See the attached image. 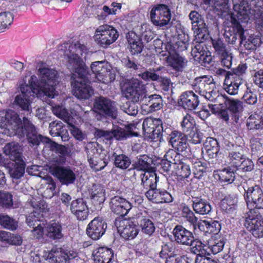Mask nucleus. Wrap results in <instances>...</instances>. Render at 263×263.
<instances>
[{
  "mask_svg": "<svg viewBox=\"0 0 263 263\" xmlns=\"http://www.w3.org/2000/svg\"><path fill=\"white\" fill-rule=\"evenodd\" d=\"M86 51L85 46L78 42L74 44L62 45L59 49V54L64 56L67 61L68 68L73 72V76L77 78L72 83L73 95L82 100L88 99L93 94L89 85L92 80L91 74L81 58Z\"/></svg>",
  "mask_w": 263,
  "mask_h": 263,
  "instance_id": "nucleus-1",
  "label": "nucleus"
},
{
  "mask_svg": "<svg viewBox=\"0 0 263 263\" xmlns=\"http://www.w3.org/2000/svg\"><path fill=\"white\" fill-rule=\"evenodd\" d=\"M0 134L8 136L16 135L19 138L26 137L32 147H36L48 138L39 134L34 125L26 117L21 120L14 110L9 109L4 116L0 117Z\"/></svg>",
  "mask_w": 263,
  "mask_h": 263,
  "instance_id": "nucleus-2",
  "label": "nucleus"
},
{
  "mask_svg": "<svg viewBox=\"0 0 263 263\" xmlns=\"http://www.w3.org/2000/svg\"><path fill=\"white\" fill-rule=\"evenodd\" d=\"M39 81L35 75L32 76L28 80V83L30 85L36 84L37 87L34 89L38 92L42 91L44 94L53 98L58 95L55 86L58 84V73L54 69L49 68H40L38 70Z\"/></svg>",
  "mask_w": 263,
  "mask_h": 263,
  "instance_id": "nucleus-3",
  "label": "nucleus"
},
{
  "mask_svg": "<svg viewBox=\"0 0 263 263\" xmlns=\"http://www.w3.org/2000/svg\"><path fill=\"white\" fill-rule=\"evenodd\" d=\"M33 209L29 216L26 218V222L29 227L33 229L31 231L33 238L40 239L43 237L44 230L46 222L43 219V214L48 211V205L44 200H37L32 198L28 202Z\"/></svg>",
  "mask_w": 263,
  "mask_h": 263,
  "instance_id": "nucleus-4",
  "label": "nucleus"
},
{
  "mask_svg": "<svg viewBox=\"0 0 263 263\" xmlns=\"http://www.w3.org/2000/svg\"><path fill=\"white\" fill-rule=\"evenodd\" d=\"M254 7H251L248 2L242 1L239 4L234 5L235 13L232 16L237 17L238 23H247L249 20H255L257 28L263 32V7L261 6L254 5Z\"/></svg>",
  "mask_w": 263,
  "mask_h": 263,
  "instance_id": "nucleus-5",
  "label": "nucleus"
},
{
  "mask_svg": "<svg viewBox=\"0 0 263 263\" xmlns=\"http://www.w3.org/2000/svg\"><path fill=\"white\" fill-rule=\"evenodd\" d=\"M192 85L196 92L211 102H219L222 99V97L214 90L215 84L212 76L204 75L197 77Z\"/></svg>",
  "mask_w": 263,
  "mask_h": 263,
  "instance_id": "nucleus-6",
  "label": "nucleus"
},
{
  "mask_svg": "<svg viewBox=\"0 0 263 263\" xmlns=\"http://www.w3.org/2000/svg\"><path fill=\"white\" fill-rule=\"evenodd\" d=\"M93 108L97 114V119L103 120L107 118L115 119L118 116V108L116 102L103 96L96 97Z\"/></svg>",
  "mask_w": 263,
  "mask_h": 263,
  "instance_id": "nucleus-7",
  "label": "nucleus"
},
{
  "mask_svg": "<svg viewBox=\"0 0 263 263\" xmlns=\"http://www.w3.org/2000/svg\"><path fill=\"white\" fill-rule=\"evenodd\" d=\"M142 128L144 136L155 141L161 142L162 136L165 134L162 121L159 118L145 119L142 124Z\"/></svg>",
  "mask_w": 263,
  "mask_h": 263,
  "instance_id": "nucleus-8",
  "label": "nucleus"
},
{
  "mask_svg": "<svg viewBox=\"0 0 263 263\" xmlns=\"http://www.w3.org/2000/svg\"><path fill=\"white\" fill-rule=\"evenodd\" d=\"M37 87L36 84H33L32 86L29 84V83L22 84L20 87L21 93L16 95L15 98L14 104L22 110L26 111L27 114H30L31 112L30 107L31 99L32 97L37 92L34 89Z\"/></svg>",
  "mask_w": 263,
  "mask_h": 263,
  "instance_id": "nucleus-9",
  "label": "nucleus"
},
{
  "mask_svg": "<svg viewBox=\"0 0 263 263\" xmlns=\"http://www.w3.org/2000/svg\"><path fill=\"white\" fill-rule=\"evenodd\" d=\"M123 95L132 102H142L145 93V86L142 82L132 78L125 83L122 90Z\"/></svg>",
  "mask_w": 263,
  "mask_h": 263,
  "instance_id": "nucleus-10",
  "label": "nucleus"
},
{
  "mask_svg": "<svg viewBox=\"0 0 263 263\" xmlns=\"http://www.w3.org/2000/svg\"><path fill=\"white\" fill-rule=\"evenodd\" d=\"M244 225L255 237H263V218L255 210L251 209L246 213Z\"/></svg>",
  "mask_w": 263,
  "mask_h": 263,
  "instance_id": "nucleus-11",
  "label": "nucleus"
},
{
  "mask_svg": "<svg viewBox=\"0 0 263 263\" xmlns=\"http://www.w3.org/2000/svg\"><path fill=\"white\" fill-rule=\"evenodd\" d=\"M96 40L103 48H106L114 43L119 35L115 28L108 25L100 26L96 30Z\"/></svg>",
  "mask_w": 263,
  "mask_h": 263,
  "instance_id": "nucleus-12",
  "label": "nucleus"
},
{
  "mask_svg": "<svg viewBox=\"0 0 263 263\" xmlns=\"http://www.w3.org/2000/svg\"><path fill=\"white\" fill-rule=\"evenodd\" d=\"M171 16L170 8L164 4L155 6L150 12V18L152 23L154 25L159 27H163L168 25Z\"/></svg>",
  "mask_w": 263,
  "mask_h": 263,
  "instance_id": "nucleus-13",
  "label": "nucleus"
},
{
  "mask_svg": "<svg viewBox=\"0 0 263 263\" xmlns=\"http://www.w3.org/2000/svg\"><path fill=\"white\" fill-rule=\"evenodd\" d=\"M50 172L56 177L60 182L67 186L74 184L77 179V174L74 169L70 166L52 165L49 168Z\"/></svg>",
  "mask_w": 263,
  "mask_h": 263,
  "instance_id": "nucleus-14",
  "label": "nucleus"
},
{
  "mask_svg": "<svg viewBox=\"0 0 263 263\" xmlns=\"http://www.w3.org/2000/svg\"><path fill=\"white\" fill-rule=\"evenodd\" d=\"M189 16L191 21L196 39L199 42H202V41L206 40L209 35L208 27L203 17L196 11H192Z\"/></svg>",
  "mask_w": 263,
  "mask_h": 263,
  "instance_id": "nucleus-15",
  "label": "nucleus"
},
{
  "mask_svg": "<svg viewBox=\"0 0 263 263\" xmlns=\"http://www.w3.org/2000/svg\"><path fill=\"white\" fill-rule=\"evenodd\" d=\"M88 161L90 167L96 171H100L104 168L106 164L102 166L100 163L102 162L101 158H99L101 152L104 151L102 146L96 142L88 143L86 146ZM105 163V161H103Z\"/></svg>",
  "mask_w": 263,
  "mask_h": 263,
  "instance_id": "nucleus-16",
  "label": "nucleus"
},
{
  "mask_svg": "<svg viewBox=\"0 0 263 263\" xmlns=\"http://www.w3.org/2000/svg\"><path fill=\"white\" fill-rule=\"evenodd\" d=\"M212 44L215 55L218 59L221 65L230 69L233 59L232 53L227 48L225 44L220 39L212 40Z\"/></svg>",
  "mask_w": 263,
  "mask_h": 263,
  "instance_id": "nucleus-17",
  "label": "nucleus"
},
{
  "mask_svg": "<svg viewBox=\"0 0 263 263\" xmlns=\"http://www.w3.org/2000/svg\"><path fill=\"white\" fill-rule=\"evenodd\" d=\"M244 196L248 206L263 210V191L258 185L248 187Z\"/></svg>",
  "mask_w": 263,
  "mask_h": 263,
  "instance_id": "nucleus-18",
  "label": "nucleus"
},
{
  "mask_svg": "<svg viewBox=\"0 0 263 263\" xmlns=\"http://www.w3.org/2000/svg\"><path fill=\"white\" fill-rule=\"evenodd\" d=\"M106 228L107 224L102 218L97 217L88 224L86 234L92 239L97 240L105 234Z\"/></svg>",
  "mask_w": 263,
  "mask_h": 263,
  "instance_id": "nucleus-19",
  "label": "nucleus"
},
{
  "mask_svg": "<svg viewBox=\"0 0 263 263\" xmlns=\"http://www.w3.org/2000/svg\"><path fill=\"white\" fill-rule=\"evenodd\" d=\"M116 226L122 237L125 239H133L138 234L137 226L130 220L123 219L121 220H116Z\"/></svg>",
  "mask_w": 263,
  "mask_h": 263,
  "instance_id": "nucleus-20",
  "label": "nucleus"
},
{
  "mask_svg": "<svg viewBox=\"0 0 263 263\" xmlns=\"http://www.w3.org/2000/svg\"><path fill=\"white\" fill-rule=\"evenodd\" d=\"M110 208L111 211L122 217L127 215L132 208V203L119 196L111 198L109 202Z\"/></svg>",
  "mask_w": 263,
  "mask_h": 263,
  "instance_id": "nucleus-21",
  "label": "nucleus"
},
{
  "mask_svg": "<svg viewBox=\"0 0 263 263\" xmlns=\"http://www.w3.org/2000/svg\"><path fill=\"white\" fill-rule=\"evenodd\" d=\"M175 242L180 245L189 246L194 240V235L192 232L180 224L176 225L173 230Z\"/></svg>",
  "mask_w": 263,
  "mask_h": 263,
  "instance_id": "nucleus-22",
  "label": "nucleus"
},
{
  "mask_svg": "<svg viewBox=\"0 0 263 263\" xmlns=\"http://www.w3.org/2000/svg\"><path fill=\"white\" fill-rule=\"evenodd\" d=\"M235 28L239 35L240 47L243 46L248 50L256 49L257 45L260 42V38L254 35H251L246 38L244 35V29L240 24H237Z\"/></svg>",
  "mask_w": 263,
  "mask_h": 263,
  "instance_id": "nucleus-23",
  "label": "nucleus"
},
{
  "mask_svg": "<svg viewBox=\"0 0 263 263\" xmlns=\"http://www.w3.org/2000/svg\"><path fill=\"white\" fill-rule=\"evenodd\" d=\"M178 103L185 109L193 110L199 105V100L198 96L193 91H186L180 95Z\"/></svg>",
  "mask_w": 263,
  "mask_h": 263,
  "instance_id": "nucleus-24",
  "label": "nucleus"
},
{
  "mask_svg": "<svg viewBox=\"0 0 263 263\" xmlns=\"http://www.w3.org/2000/svg\"><path fill=\"white\" fill-rule=\"evenodd\" d=\"M71 213L79 220H84L87 219L89 210L86 201L82 198H78L72 201L70 207Z\"/></svg>",
  "mask_w": 263,
  "mask_h": 263,
  "instance_id": "nucleus-25",
  "label": "nucleus"
},
{
  "mask_svg": "<svg viewBox=\"0 0 263 263\" xmlns=\"http://www.w3.org/2000/svg\"><path fill=\"white\" fill-rule=\"evenodd\" d=\"M95 263H118L113 251L109 248L100 247L93 253Z\"/></svg>",
  "mask_w": 263,
  "mask_h": 263,
  "instance_id": "nucleus-26",
  "label": "nucleus"
},
{
  "mask_svg": "<svg viewBox=\"0 0 263 263\" xmlns=\"http://www.w3.org/2000/svg\"><path fill=\"white\" fill-rule=\"evenodd\" d=\"M192 207L197 214L200 215L209 214L211 212L212 206L210 203L201 196L195 195V193H191Z\"/></svg>",
  "mask_w": 263,
  "mask_h": 263,
  "instance_id": "nucleus-27",
  "label": "nucleus"
},
{
  "mask_svg": "<svg viewBox=\"0 0 263 263\" xmlns=\"http://www.w3.org/2000/svg\"><path fill=\"white\" fill-rule=\"evenodd\" d=\"M141 193H144L147 190L154 189L157 187L158 177L157 175L152 172H144L140 175Z\"/></svg>",
  "mask_w": 263,
  "mask_h": 263,
  "instance_id": "nucleus-28",
  "label": "nucleus"
},
{
  "mask_svg": "<svg viewBox=\"0 0 263 263\" xmlns=\"http://www.w3.org/2000/svg\"><path fill=\"white\" fill-rule=\"evenodd\" d=\"M220 96L222 97V99L218 102L219 105H222V102H223L225 107L229 110L231 114H236L242 111L243 108L242 102L238 99L230 98L226 95H220Z\"/></svg>",
  "mask_w": 263,
  "mask_h": 263,
  "instance_id": "nucleus-29",
  "label": "nucleus"
},
{
  "mask_svg": "<svg viewBox=\"0 0 263 263\" xmlns=\"http://www.w3.org/2000/svg\"><path fill=\"white\" fill-rule=\"evenodd\" d=\"M142 102L148 106L149 112L159 110L163 106L162 98L160 95L157 94L144 95L142 98Z\"/></svg>",
  "mask_w": 263,
  "mask_h": 263,
  "instance_id": "nucleus-30",
  "label": "nucleus"
},
{
  "mask_svg": "<svg viewBox=\"0 0 263 263\" xmlns=\"http://www.w3.org/2000/svg\"><path fill=\"white\" fill-rule=\"evenodd\" d=\"M169 55L167 57L168 65L176 72H181L186 65L187 60L178 53H173L168 51Z\"/></svg>",
  "mask_w": 263,
  "mask_h": 263,
  "instance_id": "nucleus-31",
  "label": "nucleus"
},
{
  "mask_svg": "<svg viewBox=\"0 0 263 263\" xmlns=\"http://www.w3.org/2000/svg\"><path fill=\"white\" fill-rule=\"evenodd\" d=\"M126 37L128 43V48L132 55L138 54L142 51L144 46L135 32H128L126 34Z\"/></svg>",
  "mask_w": 263,
  "mask_h": 263,
  "instance_id": "nucleus-32",
  "label": "nucleus"
},
{
  "mask_svg": "<svg viewBox=\"0 0 263 263\" xmlns=\"http://www.w3.org/2000/svg\"><path fill=\"white\" fill-rule=\"evenodd\" d=\"M105 190L104 187L99 184L92 185L90 191V199L95 206L100 205L105 200Z\"/></svg>",
  "mask_w": 263,
  "mask_h": 263,
  "instance_id": "nucleus-33",
  "label": "nucleus"
},
{
  "mask_svg": "<svg viewBox=\"0 0 263 263\" xmlns=\"http://www.w3.org/2000/svg\"><path fill=\"white\" fill-rule=\"evenodd\" d=\"M237 170L228 166L221 170L214 171V175L216 179L221 182H227L228 184L232 183L235 179V173Z\"/></svg>",
  "mask_w": 263,
  "mask_h": 263,
  "instance_id": "nucleus-34",
  "label": "nucleus"
},
{
  "mask_svg": "<svg viewBox=\"0 0 263 263\" xmlns=\"http://www.w3.org/2000/svg\"><path fill=\"white\" fill-rule=\"evenodd\" d=\"M179 161V155L173 149H169L161 161L162 167L165 172L170 171L172 165L174 167L176 162Z\"/></svg>",
  "mask_w": 263,
  "mask_h": 263,
  "instance_id": "nucleus-35",
  "label": "nucleus"
},
{
  "mask_svg": "<svg viewBox=\"0 0 263 263\" xmlns=\"http://www.w3.org/2000/svg\"><path fill=\"white\" fill-rule=\"evenodd\" d=\"M22 148L17 143H7L4 147V152L14 161L23 160Z\"/></svg>",
  "mask_w": 263,
  "mask_h": 263,
  "instance_id": "nucleus-36",
  "label": "nucleus"
},
{
  "mask_svg": "<svg viewBox=\"0 0 263 263\" xmlns=\"http://www.w3.org/2000/svg\"><path fill=\"white\" fill-rule=\"evenodd\" d=\"M243 79L239 78L235 79L234 77L228 76L226 81H224L223 88L229 95H236L238 94L239 87L242 85Z\"/></svg>",
  "mask_w": 263,
  "mask_h": 263,
  "instance_id": "nucleus-37",
  "label": "nucleus"
},
{
  "mask_svg": "<svg viewBox=\"0 0 263 263\" xmlns=\"http://www.w3.org/2000/svg\"><path fill=\"white\" fill-rule=\"evenodd\" d=\"M95 78L98 81L106 84L114 81L116 75L111 66L108 62H106V64H105L99 72L95 76Z\"/></svg>",
  "mask_w": 263,
  "mask_h": 263,
  "instance_id": "nucleus-38",
  "label": "nucleus"
},
{
  "mask_svg": "<svg viewBox=\"0 0 263 263\" xmlns=\"http://www.w3.org/2000/svg\"><path fill=\"white\" fill-rule=\"evenodd\" d=\"M152 159L146 155H140L137 157L134 164V168L137 171L151 172L153 167Z\"/></svg>",
  "mask_w": 263,
  "mask_h": 263,
  "instance_id": "nucleus-39",
  "label": "nucleus"
},
{
  "mask_svg": "<svg viewBox=\"0 0 263 263\" xmlns=\"http://www.w3.org/2000/svg\"><path fill=\"white\" fill-rule=\"evenodd\" d=\"M47 236L52 239H60L63 237L61 223L55 220H52L46 226Z\"/></svg>",
  "mask_w": 263,
  "mask_h": 263,
  "instance_id": "nucleus-40",
  "label": "nucleus"
},
{
  "mask_svg": "<svg viewBox=\"0 0 263 263\" xmlns=\"http://www.w3.org/2000/svg\"><path fill=\"white\" fill-rule=\"evenodd\" d=\"M162 70H165V68L163 66H160L156 68H149L148 70L139 74V76L146 81H158L161 78Z\"/></svg>",
  "mask_w": 263,
  "mask_h": 263,
  "instance_id": "nucleus-41",
  "label": "nucleus"
},
{
  "mask_svg": "<svg viewBox=\"0 0 263 263\" xmlns=\"http://www.w3.org/2000/svg\"><path fill=\"white\" fill-rule=\"evenodd\" d=\"M137 222L141 228L142 233L148 236H151L154 233L155 227L153 221L148 217L138 216Z\"/></svg>",
  "mask_w": 263,
  "mask_h": 263,
  "instance_id": "nucleus-42",
  "label": "nucleus"
},
{
  "mask_svg": "<svg viewBox=\"0 0 263 263\" xmlns=\"http://www.w3.org/2000/svg\"><path fill=\"white\" fill-rule=\"evenodd\" d=\"M189 247H191V253L196 255V257L206 256L210 255L205 249V245L198 239L195 238V237H194V240L191 242V244H189Z\"/></svg>",
  "mask_w": 263,
  "mask_h": 263,
  "instance_id": "nucleus-43",
  "label": "nucleus"
},
{
  "mask_svg": "<svg viewBox=\"0 0 263 263\" xmlns=\"http://www.w3.org/2000/svg\"><path fill=\"white\" fill-rule=\"evenodd\" d=\"M126 129L114 126L113 137L118 140H122L127 139L128 137L137 136L138 134L131 131V128L129 126H126Z\"/></svg>",
  "mask_w": 263,
  "mask_h": 263,
  "instance_id": "nucleus-44",
  "label": "nucleus"
},
{
  "mask_svg": "<svg viewBox=\"0 0 263 263\" xmlns=\"http://www.w3.org/2000/svg\"><path fill=\"white\" fill-rule=\"evenodd\" d=\"M182 34L178 33V41L173 45V53H178L187 49L189 45V36L185 34L183 31Z\"/></svg>",
  "mask_w": 263,
  "mask_h": 263,
  "instance_id": "nucleus-45",
  "label": "nucleus"
},
{
  "mask_svg": "<svg viewBox=\"0 0 263 263\" xmlns=\"http://www.w3.org/2000/svg\"><path fill=\"white\" fill-rule=\"evenodd\" d=\"M180 157V155H179V158ZM174 169L176 175L181 178H186L189 177L191 173L189 165L182 160H181L180 158L179 161L176 162V163L174 165Z\"/></svg>",
  "mask_w": 263,
  "mask_h": 263,
  "instance_id": "nucleus-46",
  "label": "nucleus"
},
{
  "mask_svg": "<svg viewBox=\"0 0 263 263\" xmlns=\"http://www.w3.org/2000/svg\"><path fill=\"white\" fill-rule=\"evenodd\" d=\"M204 146L209 156L212 158L217 157L220 148L218 142L216 139L212 137L207 138Z\"/></svg>",
  "mask_w": 263,
  "mask_h": 263,
  "instance_id": "nucleus-47",
  "label": "nucleus"
},
{
  "mask_svg": "<svg viewBox=\"0 0 263 263\" xmlns=\"http://www.w3.org/2000/svg\"><path fill=\"white\" fill-rule=\"evenodd\" d=\"M138 29V35L140 37L141 41L143 40L146 43H148L155 36V34L151 30L149 26L146 24H141Z\"/></svg>",
  "mask_w": 263,
  "mask_h": 263,
  "instance_id": "nucleus-48",
  "label": "nucleus"
},
{
  "mask_svg": "<svg viewBox=\"0 0 263 263\" xmlns=\"http://www.w3.org/2000/svg\"><path fill=\"white\" fill-rule=\"evenodd\" d=\"M215 104H209V107L211 109L212 112L215 114H217L218 117L222 121L228 123L229 120L230 114H229V110L226 107L225 108H219L218 106L219 105L218 103H215ZM221 108L223 106H220Z\"/></svg>",
  "mask_w": 263,
  "mask_h": 263,
  "instance_id": "nucleus-49",
  "label": "nucleus"
},
{
  "mask_svg": "<svg viewBox=\"0 0 263 263\" xmlns=\"http://www.w3.org/2000/svg\"><path fill=\"white\" fill-rule=\"evenodd\" d=\"M14 162L13 167L10 170L9 173L12 178L17 179L23 176L26 165L23 160Z\"/></svg>",
  "mask_w": 263,
  "mask_h": 263,
  "instance_id": "nucleus-50",
  "label": "nucleus"
},
{
  "mask_svg": "<svg viewBox=\"0 0 263 263\" xmlns=\"http://www.w3.org/2000/svg\"><path fill=\"white\" fill-rule=\"evenodd\" d=\"M112 156L114 157V164L117 167L125 170L131 164L130 158L124 154L118 155L116 153H114Z\"/></svg>",
  "mask_w": 263,
  "mask_h": 263,
  "instance_id": "nucleus-51",
  "label": "nucleus"
},
{
  "mask_svg": "<svg viewBox=\"0 0 263 263\" xmlns=\"http://www.w3.org/2000/svg\"><path fill=\"white\" fill-rule=\"evenodd\" d=\"M164 133L168 136L167 139L172 146L174 145V142H179L183 138L186 137V135L184 133L175 130H172L170 128H165Z\"/></svg>",
  "mask_w": 263,
  "mask_h": 263,
  "instance_id": "nucleus-52",
  "label": "nucleus"
},
{
  "mask_svg": "<svg viewBox=\"0 0 263 263\" xmlns=\"http://www.w3.org/2000/svg\"><path fill=\"white\" fill-rule=\"evenodd\" d=\"M245 157V156L239 152H230L228 157L229 166L234 168V170H238V167Z\"/></svg>",
  "mask_w": 263,
  "mask_h": 263,
  "instance_id": "nucleus-53",
  "label": "nucleus"
},
{
  "mask_svg": "<svg viewBox=\"0 0 263 263\" xmlns=\"http://www.w3.org/2000/svg\"><path fill=\"white\" fill-rule=\"evenodd\" d=\"M181 127L183 133L185 134H187L191 131H193V130L196 128L194 118L187 114L184 116L181 122Z\"/></svg>",
  "mask_w": 263,
  "mask_h": 263,
  "instance_id": "nucleus-54",
  "label": "nucleus"
},
{
  "mask_svg": "<svg viewBox=\"0 0 263 263\" xmlns=\"http://www.w3.org/2000/svg\"><path fill=\"white\" fill-rule=\"evenodd\" d=\"M231 22L232 24L234 25V27L232 28V30L226 31L224 35L228 43L234 44L237 40L238 37H239L238 33L235 28L236 25L237 24H240V23L238 22L236 18H235L233 16L231 17Z\"/></svg>",
  "mask_w": 263,
  "mask_h": 263,
  "instance_id": "nucleus-55",
  "label": "nucleus"
},
{
  "mask_svg": "<svg viewBox=\"0 0 263 263\" xmlns=\"http://www.w3.org/2000/svg\"><path fill=\"white\" fill-rule=\"evenodd\" d=\"M212 4L213 11L218 15H222L229 9V0H212Z\"/></svg>",
  "mask_w": 263,
  "mask_h": 263,
  "instance_id": "nucleus-56",
  "label": "nucleus"
},
{
  "mask_svg": "<svg viewBox=\"0 0 263 263\" xmlns=\"http://www.w3.org/2000/svg\"><path fill=\"white\" fill-rule=\"evenodd\" d=\"M182 217L186 219L191 224L193 225L194 230L196 229L197 221L198 218L195 216L194 213L186 205L182 206Z\"/></svg>",
  "mask_w": 263,
  "mask_h": 263,
  "instance_id": "nucleus-57",
  "label": "nucleus"
},
{
  "mask_svg": "<svg viewBox=\"0 0 263 263\" xmlns=\"http://www.w3.org/2000/svg\"><path fill=\"white\" fill-rule=\"evenodd\" d=\"M13 21V14L10 12L0 13V33L5 31Z\"/></svg>",
  "mask_w": 263,
  "mask_h": 263,
  "instance_id": "nucleus-58",
  "label": "nucleus"
},
{
  "mask_svg": "<svg viewBox=\"0 0 263 263\" xmlns=\"http://www.w3.org/2000/svg\"><path fill=\"white\" fill-rule=\"evenodd\" d=\"M247 122L248 128L251 129H259L263 128V119L258 115H251Z\"/></svg>",
  "mask_w": 263,
  "mask_h": 263,
  "instance_id": "nucleus-59",
  "label": "nucleus"
},
{
  "mask_svg": "<svg viewBox=\"0 0 263 263\" xmlns=\"http://www.w3.org/2000/svg\"><path fill=\"white\" fill-rule=\"evenodd\" d=\"M0 225L4 228L14 230L17 227V223L12 218L7 215L0 214Z\"/></svg>",
  "mask_w": 263,
  "mask_h": 263,
  "instance_id": "nucleus-60",
  "label": "nucleus"
},
{
  "mask_svg": "<svg viewBox=\"0 0 263 263\" xmlns=\"http://www.w3.org/2000/svg\"><path fill=\"white\" fill-rule=\"evenodd\" d=\"M16 238V236L10 232L4 231H0V240L2 241L11 245H20L21 241Z\"/></svg>",
  "mask_w": 263,
  "mask_h": 263,
  "instance_id": "nucleus-61",
  "label": "nucleus"
},
{
  "mask_svg": "<svg viewBox=\"0 0 263 263\" xmlns=\"http://www.w3.org/2000/svg\"><path fill=\"white\" fill-rule=\"evenodd\" d=\"M53 113L59 118L63 119L67 123H69L72 117L69 115L67 111L60 106L52 107Z\"/></svg>",
  "mask_w": 263,
  "mask_h": 263,
  "instance_id": "nucleus-62",
  "label": "nucleus"
},
{
  "mask_svg": "<svg viewBox=\"0 0 263 263\" xmlns=\"http://www.w3.org/2000/svg\"><path fill=\"white\" fill-rule=\"evenodd\" d=\"M254 168L255 164L252 160L245 156L238 167L237 171L246 173L252 172Z\"/></svg>",
  "mask_w": 263,
  "mask_h": 263,
  "instance_id": "nucleus-63",
  "label": "nucleus"
},
{
  "mask_svg": "<svg viewBox=\"0 0 263 263\" xmlns=\"http://www.w3.org/2000/svg\"><path fill=\"white\" fill-rule=\"evenodd\" d=\"M203 222L205 223L206 233L217 234L221 230V224L217 221L204 220Z\"/></svg>",
  "mask_w": 263,
  "mask_h": 263,
  "instance_id": "nucleus-64",
  "label": "nucleus"
}]
</instances>
